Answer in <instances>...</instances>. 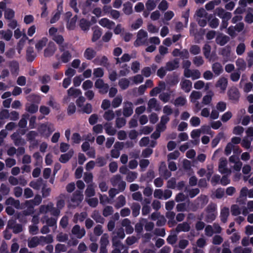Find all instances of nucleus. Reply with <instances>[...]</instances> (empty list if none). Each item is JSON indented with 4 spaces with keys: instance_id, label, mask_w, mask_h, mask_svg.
I'll return each instance as SVG.
<instances>
[{
    "instance_id": "nucleus-2",
    "label": "nucleus",
    "mask_w": 253,
    "mask_h": 253,
    "mask_svg": "<svg viewBox=\"0 0 253 253\" xmlns=\"http://www.w3.org/2000/svg\"><path fill=\"white\" fill-rule=\"evenodd\" d=\"M38 130L42 135L48 137L54 130V128L52 124L47 123L41 125Z\"/></svg>"
},
{
    "instance_id": "nucleus-46",
    "label": "nucleus",
    "mask_w": 253,
    "mask_h": 253,
    "mask_svg": "<svg viewBox=\"0 0 253 253\" xmlns=\"http://www.w3.org/2000/svg\"><path fill=\"white\" fill-rule=\"evenodd\" d=\"M93 33L92 38V42H95L99 39L102 35V32L100 28L98 27H95L93 28Z\"/></svg>"
},
{
    "instance_id": "nucleus-1",
    "label": "nucleus",
    "mask_w": 253,
    "mask_h": 253,
    "mask_svg": "<svg viewBox=\"0 0 253 253\" xmlns=\"http://www.w3.org/2000/svg\"><path fill=\"white\" fill-rule=\"evenodd\" d=\"M111 183L114 186H118V190L122 192L126 188V183L122 180V178L120 175H114L111 179Z\"/></svg>"
},
{
    "instance_id": "nucleus-27",
    "label": "nucleus",
    "mask_w": 253,
    "mask_h": 253,
    "mask_svg": "<svg viewBox=\"0 0 253 253\" xmlns=\"http://www.w3.org/2000/svg\"><path fill=\"white\" fill-rule=\"evenodd\" d=\"M40 245L44 246L45 244L51 243L53 241V238L51 235L46 236H39Z\"/></svg>"
},
{
    "instance_id": "nucleus-50",
    "label": "nucleus",
    "mask_w": 253,
    "mask_h": 253,
    "mask_svg": "<svg viewBox=\"0 0 253 253\" xmlns=\"http://www.w3.org/2000/svg\"><path fill=\"white\" fill-rule=\"evenodd\" d=\"M130 82L127 79L122 78L119 81L118 84L121 88L123 90H125L128 87Z\"/></svg>"
},
{
    "instance_id": "nucleus-4",
    "label": "nucleus",
    "mask_w": 253,
    "mask_h": 253,
    "mask_svg": "<svg viewBox=\"0 0 253 253\" xmlns=\"http://www.w3.org/2000/svg\"><path fill=\"white\" fill-rule=\"evenodd\" d=\"M148 34L146 31L140 30L138 31L137 35V39L134 42V44L135 46H138L145 43Z\"/></svg>"
},
{
    "instance_id": "nucleus-41",
    "label": "nucleus",
    "mask_w": 253,
    "mask_h": 253,
    "mask_svg": "<svg viewBox=\"0 0 253 253\" xmlns=\"http://www.w3.org/2000/svg\"><path fill=\"white\" fill-rule=\"evenodd\" d=\"M91 217L97 223H103L105 219L101 216L98 211H95L91 215Z\"/></svg>"
},
{
    "instance_id": "nucleus-17",
    "label": "nucleus",
    "mask_w": 253,
    "mask_h": 253,
    "mask_svg": "<svg viewBox=\"0 0 253 253\" xmlns=\"http://www.w3.org/2000/svg\"><path fill=\"white\" fill-rule=\"evenodd\" d=\"M24 208H27V209L24 210L23 212L25 215H30L34 212V207L35 206L32 200L26 201L24 204Z\"/></svg>"
},
{
    "instance_id": "nucleus-62",
    "label": "nucleus",
    "mask_w": 253,
    "mask_h": 253,
    "mask_svg": "<svg viewBox=\"0 0 253 253\" xmlns=\"http://www.w3.org/2000/svg\"><path fill=\"white\" fill-rule=\"evenodd\" d=\"M241 145L244 148L247 149H250V151H252V148L251 147V141L249 140L247 137H245L241 141Z\"/></svg>"
},
{
    "instance_id": "nucleus-20",
    "label": "nucleus",
    "mask_w": 253,
    "mask_h": 253,
    "mask_svg": "<svg viewBox=\"0 0 253 253\" xmlns=\"http://www.w3.org/2000/svg\"><path fill=\"white\" fill-rule=\"evenodd\" d=\"M99 24L102 27L109 29H111L114 26L115 23L106 18L101 19L99 21Z\"/></svg>"
},
{
    "instance_id": "nucleus-48",
    "label": "nucleus",
    "mask_w": 253,
    "mask_h": 253,
    "mask_svg": "<svg viewBox=\"0 0 253 253\" xmlns=\"http://www.w3.org/2000/svg\"><path fill=\"white\" fill-rule=\"evenodd\" d=\"M38 106L34 103L26 104V110L30 113H35L38 110Z\"/></svg>"
},
{
    "instance_id": "nucleus-10",
    "label": "nucleus",
    "mask_w": 253,
    "mask_h": 253,
    "mask_svg": "<svg viewBox=\"0 0 253 253\" xmlns=\"http://www.w3.org/2000/svg\"><path fill=\"white\" fill-rule=\"evenodd\" d=\"M71 232L78 239H81L85 234V229L84 228H81L79 225H75L73 227Z\"/></svg>"
},
{
    "instance_id": "nucleus-44",
    "label": "nucleus",
    "mask_w": 253,
    "mask_h": 253,
    "mask_svg": "<svg viewBox=\"0 0 253 253\" xmlns=\"http://www.w3.org/2000/svg\"><path fill=\"white\" fill-rule=\"evenodd\" d=\"M12 32L9 30H7L6 31L1 30V38L6 41H10L12 37Z\"/></svg>"
},
{
    "instance_id": "nucleus-38",
    "label": "nucleus",
    "mask_w": 253,
    "mask_h": 253,
    "mask_svg": "<svg viewBox=\"0 0 253 253\" xmlns=\"http://www.w3.org/2000/svg\"><path fill=\"white\" fill-rule=\"evenodd\" d=\"M251 211H253V200L248 201L247 207L242 208V214L244 215H246Z\"/></svg>"
},
{
    "instance_id": "nucleus-13",
    "label": "nucleus",
    "mask_w": 253,
    "mask_h": 253,
    "mask_svg": "<svg viewBox=\"0 0 253 253\" xmlns=\"http://www.w3.org/2000/svg\"><path fill=\"white\" fill-rule=\"evenodd\" d=\"M179 66V60L178 59H174L167 62L165 67L168 71H171L177 69Z\"/></svg>"
},
{
    "instance_id": "nucleus-19",
    "label": "nucleus",
    "mask_w": 253,
    "mask_h": 253,
    "mask_svg": "<svg viewBox=\"0 0 253 253\" xmlns=\"http://www.w3.org/2000/svg\"><path fill=\"white\" fill-rule=\"evenodd\" d=\"M181 89L185 92H189L192 88V82L188 80L182 79L180 83Z\"/></svg>"
},
{
    "instance_id": "nucleus-39",
    "label": "nucleus",
    "mask_w": 253,
    "mask_h": 253,
    "mask_svg": "<svg viewBox=\"0 0 253 253\" xmlns=\"http://www.w3.org/2000/svg\"><path fill=\"white\" fill-rule=\"evenodd\" d=\"M48 1V0H40V2L41 4L42 5V6L41 8L42 13H41V17L45 18L47 17L48 14V12L47 10V6L46 5V2Z\"/></svg>"
},
{
    "instance_id": "nucleus-57",
    "label": "nucleus",
    "mask_w": 253,
    "mask_h": 253,
    "mask_svg": "<svg viewBox=\"0 0 253 253\" xmlns=\"http://www.w3.org/2000/svg\"><path fill=\"white\" fill-rule=\"evenodd\" d=\"M123 11L127 15H129L132 13V4L130 2H127L123 4Z\"/></svg>"
},
{
    "instance_id": "nucleus-40",
    "label": "nucleus",
    "mask_w": 253,
    "mask_h": 253,
    "mask_svg": "<svg viewBox=\"0 0 253 253\" xmlns=\"http://www.w3.org/2000/svg\"><path fill=\"white\" fill-rule=\"evenodd\" d=\"M214 95L213 91L210 90L208 91L207 95H205L202 99V103L205 105H208L211 103L212 98Z\"/></svg>"
},
{
    "instance_id": "nucleus-8",
    "label": "nucleus",
    "mask_w": 253,
    "mask_h": 253,
    "mask_svg": "<svg viewBox=\"0 0 253 253\" xmlns=\"http://www.w3.org/2000/svg\"><path fill=\"white\" fill-rule=\"evenodd\" d=\"M215 14L220 18L226 21L229 20L232 16L230 12L225 11L224 9L221 7L216 8Z\"/></svg>"
},
{
    "instance_id": "nucleus-34",
    "label": "nucleus",
    "mask_w": 253,
    "mask_h": 253,
    "mask_svg": "<svg viewBox=\"0 0 253 253\" xmlns=\"http://www.w3.org/2000/svg\"><path fill=\"white\" fill-rule=\"evenodd\" d=\"M229 215V209L227 207H223L221 209L220 218L221 220L225 223L226 222L227 218Z\"/></svg>"
},
{
    "instance_id": "nucleus-22",
    "label": "nucleus",
    "mask_w": 253,
    "mask_h": 253,
    "mask_svg": "<svg viewBox=\"0 0 253 253\" xmlns=\"http://www.w3.org/2000/svg\"><path fill=\"white\" fill-rule=\"evenodd\" d=\"M48 39L45 37H43L38 41L35 44V48L37 51L38 52H41L43 48L46 45Z\"/></svg>"
},
{
    "instance_id": "nucleus-3",
    "label": "nucleus",
    "mask_w": 253,
    "mask_h": 253,
    "mask_svg": "<svg viewBox=\"0 0 253 253\" xmlns=\"http://www.w3.org/2000/svg\"><path fill=\"white\" fill-rule=\"evenodd\" d=\"M227 161L226 158H221L219 160L218 169L221 174L230 175L231 173V169L227 167Z\"/></svg>"
},
{
    "instance_id": "nucleus-55",
    "label": "nucleus",
    "mask_w": 253,
    "mask_h": 253,
    "mask_svg": "<svg viewBox=\"0 0 253 253\" xmlns=\"http://www.w3.org/2000/svg\"><path fill=\"white\" fill-rule=\"evenodd\" d=\"M26 99L30 102L36 103L37 104H39L41 101L40 96L35 94H30L26 97Z\"/></svg>"
},
{
    "instance_id": "nucleus-33",
    "label": "nucleus",
    "mask_w": 253,
    "mask_h": 253,
    "mask_svg": "<svg viewBox=\"0 0 253 253\" xmlns=\"http://www.w3.org/2000/svg\"><path fill=\"white\" fill-rule=\"evenodd\" d=\"M202 94L201 92L194 90L190 95L189 98L192 103H196L197 100L201 98Z\"/></svg>"
},
{
    "instance_id": "nucleus-31",
    "label": "nucleus",
    "mask_w": 253,
    "mask_h": 253,
    "mask_svg": "<svg viewBox=\"0 0 253 253\" xmlns=\"http://www.w3.org/2000/svg\"><path fill=\"white\" fill-rule=\"evenodd\" d=\"M104 128L106 133L109 135H114L117 132L116 129L112 126L111 123H106L104 124Z\"/></svg>"
},
{
    "instance_id": "nucleus-6",
    "label": "nucleus",
    "mask_w": 253,
    "mask_h": 253,
    "mask_svg": "<svg viewBox=\"0 0 253 253\" xmlns=\"http://www.w3.org/2000/svg\"><path fill=\"white\" fill-rule=\"evenodd\" d=\"M228 85V80L224 77H220L217 81L215 86L220 89V93H224Z\"/></svg>"
},
{
    "instance_id": "nucleus-32",
    "label": "nucleus",
    "mask_w": 253,
    "mask_h": 253,
    "mask_svg": "<svg viewBox=\"0 0 253 253\" xmlns=\"http://www.w3.org/2000/svg\"><path fill=\"white\" fill-rule=\"evenodd\" d=\"M66 196L64 194H61L57 198L56 208L61 210L65 206V200Z\"/></svg>"
},
{
    "instance_id": "nucleus-11",
    "label": "nucleus",
    "mask_w": 253,
    "mask_h": 253,
    "mask_svg": "<svg viewBox=\"0 0 253 253\" xmlns=\"http://www.w3.org/2000/svg\"><path fill=\"white\" fill-rule=\"evenodd\" d=\"M123 115L126 117H129L133 113V104L129 101H125L124 103Z\"/></svg>"
},
{
    "instance_id": "nucleus-42",
    "label": "nucleus",
    "mask_w": 253,
    "mask_h": 253,
    "mask_svg": "<svg viewBox=\"0 0 253 253\" xmlns=\"http://www.w3.org/2000/svg\"><path fill=\"white\" fill-rule=\"evenodd\" d=\"M208 15L207 12L203 8H201L196 10L194 15V18L196 19H199L202 18H206Z\"/></svg>"
},
{
    "instance_id": "nucleus-12",
    "label": "nucleus",
    "mask_w": 253,
    "mask_h": 253,
    "mask_svg": "<svg viewBox=\"0 0 253 253\" xmlns=\"http://www.w3.org/2000/svg\"><path fill=\"white\" fill-rule=\"evenodd\" d=\"M56 49V47L54 43L51 42H49L44 50V56L46 57L52 56L54 53Z\"/></svg>"
},
{
    "instance_id": "nucleus-64",
    "label": "nucleus",
    "mask_w": 253,
    "mask_h": 253,
    "mask_svg": "<svg viewBox=\"0 0 253 253\" xmlns=\"http://www.w3.org/2000/svg\"><path fill=\"white\" fill-rule=\"evenodd\" d=\"M42 184V180H37L36 181H31L29 185L30 187L36 190H40Z\"/></svg>"
},
{
    "instance_id": "nucleus-56",
    "label": "nucleus",
    "mask_w": 253,
    "mask_h": 253,
    "mask_svg": "<svg viewBox=\"0 0 253 253\" xmlns=\"http://www.w3.org/2000/svg\"><path fill=\"white\" fill-rule=\"evenodd\" d=\"M137 172L128 171L126 174V180L129 182H131L137 177Z\"/></svg>"
},
{
    "instance_id": "nucleus-29",
    "label": "nucleus",
    "mask_w": 253,
    "mask_h": 253,
    "mask_svg": "<svg viewBox=\"0 0 253 253\" xmlns=\"http://www.w3.org/2000/svg\"><path fill=\"white\" fill-rule=\"evenodd\" d=\"M148 108L150 110L153 109L155 111H159L161 109V107L158 103L155 98H151L148 103Z\"/></svg>"
},
{
    "instance_id": "nucleus-63",
    "label": "nucleus",
    "mask_w": 253,
    "mask_h": 253,
    "mask_svg": "<svg viewBox=\"0 0 253 253\" xmlns=\"http://www.w3.org/2000/svg\"><path fill=\"white\" fill-rule=\"evenodd\" d=\"M157 3L154 0H148L146 2L145 5L148 11H150L154 9L156 6Z\"/></svg>"
},
{
    "instance_id": "nucleus-61",
    "label": "nucleus",
    "mask_w": 253,
    "mask_h": 253,
    "mask_svg": "<svg viewBox=\"0 0 253 253\" xmlns=\"http://www.w3.org/2000/svg\"><path fill=\"white\" fill-rule=\"evenodd\" d=\"M42 221L43 222L45 221L46 223L49 226H53L56 223V219L54 218H47L46 216H44L43 218L42 219Z\"/></svg>"
},
{
    "instance_id": "nucleus-18",
    "label": "nucleus",
    "mask_w": 253,
    "mask_h": 253,
    "mask_svg": "<svg viewBox=\"0 0 253 253\" xmlns=\"http://www.w3.org/2000/svg\"><path fill=\"white\" fill-rule=\"evenodd\" d=\"M65 47L64 45L60 47V50L63 52L61 55V59L63 63H67L71 60L72 55L69 51L65 50Z\"/></svg>"
},
{
    "instance_id": "nucleus-49",
    "label": "nucleus",
    "mask_w": 253,
    "mask_h": 253,
    "mask_svg": "<svg viewBox=\"0 0 253 253\" xmlns=\"http://www.w3.org/2000/svg\"><path fill=\"white\" fill-rule=\"evenodd\" d=\"M67 94L70 96L76 98L81 94L82 92L80 90L72 87L67 90Z\"/></svg>"
},
{
    "instance_id": "nucleus-7",
    "label": "nucleus",
    "mask_w": 253,
    "mask_h": 253,
    "mask_svg": "<svg viewBox=\"0 0 253 253\" xmlns=\"http://www.w3.org/2000/svg\"><path fill=\"white\" fill-rule=\"evenodd\" d=\"M95 86L99 89V92L101 94L106 93L109 89V85L105 84L102 80L98 79L95 82Z\"/></svg>"
},
{
    "instance_id": "nucleus-52",
    "label": "nucleus",
    "mask_w": 253,
    "mask_h": 253,
    "mask_svg": "<svg viewBox=\"0 0 253 253\" xmlns=\"http://www.w3.org/2000/svg\"><path fill=\"white\" fill-rule=\"evenodd\" d=\"M74 152L70 151L67 153L62 155L60 156L59 161L62 163H65L68 162L72 157Z\"/></svg>"
},
{
    "instance_id": "nucleus-28",
    "label": "nucleus",
    "mask_w": 253,
    "mask_h": 253,
    "mask_svg": "<svg viewBox=\"0 0 253 253\" xmlns=\"http://www.w3.org/2000/svg\"><path fill=\"white\" fill-rule=\"evenodd\" d=\"M228 93L229 98L233 100L236 101L240 97L239 92L236 88H231Z\"/></svg>"
},
{
    "instance_id": "nucleus-9",
    "label": "nucleus",
    "mask_w": 253,
    "mask_h": 253,
    "mask_svg": "<svg viewBox=\"0 0 253 253\" xmlns=\"http://www.w3.org/2000/svg\"><path fill=\"white\" fill-rule=\"evenodd\" d=\"M184 75L186 78H191L192 80L198 79L201 77L200 72L196 69L184 70Z\"/></svg>"
},
{
    "instance_id": "nucleus-5",
    "label": "nucleus",
    "mask_w": 253,
    "mask_h": 253,
    "mask_svg": "<svg viewBox=\"0 0 253 253\" xmlns=\"http://www.w3.org/2000/svg\"><path fill=\"white\" fill-rule=\"evenodd\" d=\"M206 221L208 222L214 220L216 217L215 206L209 205L206 210Z\"/></svg>"
},
{
    "instance_id": "nucleus-16",
    "label": "nucleus",
    "mask_w": 253,
    "mask_h": 253,
    "mask_svg": "<svg viewBox=\"0 0 253 253\" xmlns=\"http://www.w3.org/2000/svg\"><path fill=\"white\" fill-rule=\"evenodd\" d=\"M211 84L210 83H205L202 80L196 81L194 84V87L196 89H201L204 88L205 90H208L211 86Z\"/></svg>"
},
{
    "instance_id": "nucleus-25",
    "label": "nucleus",
    "mask_w": 253,
    "mask_h": 253,
    "mask_svg": "<svg viewBox=\"0 0 253 253\" xmlns=\"http://www.w3.org/2000/svg\"><path fill=\"white\" fill-rule=\"evenodd\" d=\"M212 70L216 76H219L223 72V69L221 64L218 62H215L212 65Z\"/></svg>"
},
{
    "instance_id": "nucleus-26",
    "label": "nucleus",
    "mask_w": 253,
    "mask_h": 253,
    "mask_svg": "<svg viewBox=\"0 0 253 253\" xmlns=\"http://www.w3.org/2000/svg\"><path fill=\"white\" fill-rule=\"evenodd\" d=\"M40 245L39 238L34 236L28 239V246L30 248H35Z\"/></svg>"
},
{
    "instance_id": "nucleus-60",
    "label": "nucleus",
    "mask_w": 253,
    "mask_h": 253,
    "mask_svg": "<svg viewBox=\"0 0 253 253\" xmlns=\"http://www.w3.org/2000/svg\"><path fill=\"white\" fill-rule=\"evenodd\" d=\"M87 214L85 212H81L80 213H76L75 216V222H77L78 221L81 222L83 221L84 219L86 218Z\"/></svg>"
},
{
    "instance_id": "nucleus-15",
    "label": "nucleus",
    "mask_w": 253,
    "mask_h": 253,
    "mask_svg": "<svg viewBox=\"0 0 253 253\" xmlns=\"http://www.w3.org/2000/svg\"><path fill=\"white\" fill-rule=\"evenodd\" d=\"M121 225L125 227L126 234H130L133 232V228L131 225V221L128 218L124 219L121 222Z\"/></svg>"
},
{
    "instance_id": "nucleus-35",
    "label": "nucleus",
    "mask_w": 253,
    "mask_h": 253,
    "mask_svg": "<svg viewBox=\"0 0 253 253\" xmlns=\"http://www.w3.org/2000/svg\"><path fill=\"white\" fill-rule=\"evenodd\" d=\"M229 40L228 36L223 35H218L216 38V42L217 44L222 46L225 44Z\"/></svg>"
},
{
    "instance_id": "nucleus-36",
    "label": "nucleus",
    "mask_w": 253,
    "mask_h": 253,
    "mask_svg": "<svg viewBox=\"0 0 253 253\" xmlns=\"http://www.w3.org/2000/svg\"><path fill=\"white\" fill-rule=\"evenodd\" d=\"M11 74H17L19 71V64L16 61H12L8 64Z\"/></svg>"
},
{
    "instance_id": "nucleus-21",
    "label": "nucleus",
    "mask_w": 253,
    "mask_h": 253,
    "mask_svg": "<svg viewBox=\"0 0 253 253\" xmlns=\"http://www.w3.org/2000/svg\"><path fill=\"white\" fill-rule=\"evenodd\" d=\"M5 204L10 206H13L17 209H21L23 207H21L20 201L18 200H15L12 197L8 198L5 201Z\"/></svg>"
},
{
    "instance_id": "nucleus-45",
    "label": "nucleus",
    "mask_w": 253,
    "mask_h": 253,
    "mask_svg": "<svg viewBox=\"0 0 253 253\" xmlns=\"http://www.w3.org/2000/svg\"><path fill=\"white\" fill-rule=\"evenodd\" d=\"M126 203V198L123 195L119 196L116 199L115 207L120 208L125 205Z\"/></svg>"
},
{
    "instance_id": "nucleus-24",
    "label": "nucleus",
    "mask_w": 253,
    "mask_h": 253,
    "mask_svg": "<svg viewBox=\"0 0 253 253\" xmlns=\"http://www.w3.org/2000/svg\"><path fill=\"white\" fill-rule=\"evenodd\" d=\"M37 55L33 47H28L26 50V59L29 62L33 61L36 58Z\"/></svg>"
},
{
    "instance_id": "nucleus-37",
    "label": "nucleus",
    "mask_w": 253,
    "mask_h": 253,
    "mask_svg": "<svg viewBox=\"0 0 253 253\" xmlns=\"http://www.w3.org/2000/svg\"><path fill=\"white\" fill-rule=\"evenodd\" d=\"M95 192L94 189V186L93 184H90L87 186L85 191V195L86 198H90L95 195Z\"/></svg>"
},
{
    "instance_id": "nucleus-43",
    "label": "nucleus",
    "mask_w": 253,
    "mask_h": 253,
    "mask_svg": "<svg viewBox=\"0 0 253 253\" xmlns=\"http://www.w3.org/2000/svg\"><path fill=\"white\" fill-rule=\"evenodd\" d=\"M190 226L187 222H183L179 224L176 228V230L177 232H187L190 230Z\"/></svg>"
},
{
    "instance_id": "nucleus-58",
    "label": "nucleus",
    "mask_w": 253,
    "mask_h": 253,
    "mask_svg": "<svg viewBox=\"0 0 253 253\" xmlns=\"http://www.w3.org/2000/svg\"><path fill=\"white\" fill-rule=\"evenodd\" d=\"M90 23L84 19H82L80 21V26L83 30L85 31L89 29Z\"/></svg>"
},
{
    "instance_id": "nucleus-59",
    "label": "nucleus",
    "mask_w": 253,
    "mask_h": 253,
    "mask_svg": "<svg viewBox=\"0 0 253 253\" xmlns=\"http://www.w3.org/2000/svg\"><path fill=\"white\" fill-rule=\"evenodd\" d=\"M187 102L186 98L183 96H180L177 98L174 102V104L177 106H184Z\"/></svg>"
},
{
    "instance_id": "nucleus-23",
    "label": "nucleus",
    "mask_w": 253,
    "mask_h": 253,
    "mask_svg": "<svg viewBox=\"0 0 253 253\" xmlns=\"http://www.w3.org/2000/svg\"><path fill=\"white\" fill-rule=\"evenodd\" d=\"M96 52L94 49L91 47L87 48L84 53V57L87 60H91L96 55Z\"/></svg>"
},
{
    "instance_id": "nucleus-53",
    "label": "nucleus",
    "mask_w": 253,
    "mask_h": 253,
    "mask_svg": "<svg viewBox=\"0 0 253 253\" xmlns=\"http://www.w3.org/2000/svg\"><path fill=\"white\" fill-rule=\"evenodd\" d=\"M115 116V113L112 110H108L105 111L103 116L104 119L108 121L113 120L114 119Z\"/></svg>"
},
{
    "instance_id": "nucleus-54",
    "label": "nucleus",
    "mask_w": 253,
    "mask_h": 253,
    "mask_svg": "<svg viewBox=\"0 0 253 253\" xmlns=\"http://www.w3.org/2000/svg\"><path fill=\"white\" fill-rule=\"evenodd\" d=\"M100 247L106 248L109 244V235L107 234H104L101 237L100 241Z\"/></svg>"
},
{
    "instance_id": "nucleus-51",
    "label": "nucleus",
    "mask_w": 253,
    "mask_h": 253,
    "mask_svg": "<svg viewBox=\"0 0 253 253\" xmlns=\"http://www.w3.org/2000/svg\"><path fill=\"white\" fill-rule=\"evenodd\" d=\"M122 101V96L121 95H118L113 100L112 102V106L114 108H118L121 105Z\"/></svg>"
},
{
    "instance_id": "nucleus-30",
    "label": "nucleus",
    "mask_w": 253,
    "mask_h": 253,
    "mask_svg": "<svg viewBox=\"0 0 253 253\" xmlns=\"http://www.w3.org/2000/svg\"><path fill=\"white\" fill-rule=\"evenodd\" d=\"M221 55L227 60H231V48L229 46H226L221 50Z\"/></svg>"
},
{
    "instance_id": "nucleus-14",
    "label": "nucleus",
    "mask_w": 253,
    "mask_h": 253,
    "mask_svg": "<svg viewBox=\"0 0 253 253\" xmlns=\"http://www.w3.org/2000/svg\"><path fill=\"white\" fill-rule=\"evenodd\" d=\"M84 199V195L81 191H76L73 195L72 201L75 206L79 205Z\"/></svg>"
},
{
    "instance_id": "nucleus-47",
    "label": "nucleus",
    "mask_w": 253,
    "mask_h": 253,
    "mask_svg": "<svg viewBox=\"0 0 253 253\" xmlns=\"http://www.w3.org/2000/svg\"><path fill=\"white\" fill-rule=\"evenodd\" d=\"M52 208V203H49L47 205H42L39 208V212L41 213H46L50 211Z\"/></svg>"
}]
</instances>
